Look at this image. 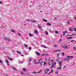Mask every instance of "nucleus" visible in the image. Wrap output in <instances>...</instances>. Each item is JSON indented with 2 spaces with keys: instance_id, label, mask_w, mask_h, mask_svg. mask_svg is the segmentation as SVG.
<instances>
[{
  "instance_id": "1",
  "label": "nucleus",
  "mask_w": 76,
  "mask_h": 76,
  "mask_svg": "<svg viewBox=\"0 0 76 76\" xmlns=\"http://www.w3.org/2000/svg\"><path fill=\"white\" fill-rule=\"evenodd\" d=\"M67 58H66L64 59V61H66L67 60H70V58H73V56H67Z\"/></svg>"
},
{
  "instance_id": "2",
  "label": "nucleus",
  "mask_w": 76,
  "mask_h": 76,
  "mask_svg": "<svg viewBox=\"0 0 76 76\" xmlns=\"http://www.w3.org/2000/svg\"><path fill=\"white\" fill-rule=\"evenodd\" d=\"M58 64H59V67H58L57 68V69L58 70V69H61V64H62V62H61V61H60V63L59 62Z\"/></svg>"
},
{
  "instance_id": "3",
  "label": "nucleus",
  "mask_w": 76,
  "mask_h": 76,
  "mask_svg": "<svg viewBox=\"0 0 76 76\" xmlns=\"http://www.w3.org/2000/svg\"><path fill=\"white\" fill-rule=\"evenodd\" d=\"M52 66L50 67V68H53V67H55L54 65L56 64V62H54L53 63H52Z\"/></svg>"
},
{
  "instance_id": "4",
  "label": "nucleus",
  "mask_w": 76,
  "mask_h": 76,
  "mask_svg": "<svg viewBox=\"0 0 76 76\" xmlns=\"http://www.w3.org/2000/svg\"><path fill=\"white\" fill-rule=\"evenodd\" d=\"M49 69H47L46 70H45V74H47L48 73L47 72H49Z\"/></svg>"
},
{
  "instance_id": "5",
  "label": "nucleus",
  "mask_w": 76,
  "mask_h": 76,
  "mask_svg": "<svg viewBox=\"0 0 76 76\" xmlns=\"http://www.w3.org/2000/svg\"><path fill=\"white\" fill-rule=\"evenodd\" d=\"M38 28L40 29V30L41 31H42V28L41 26H40L39 24H38Z\"/></svg>"
},
{
  "instance_id": "6",
  "label": "nucleus",
  "mask_w": 76,
  "mask_h": 76,
  "mask_svg": "<svg viewBox=\"0 0 76 76\" xmlns=\"http://www.w3.org/2000/svg\"><path fill=\"white\" fill-rule=\"evenodd\" d=\"M5 40H7V41H11L10 39H9V38L8 37H6L5 38Z\"/></svg>"
},
{
  "instance_id": "7",
  "label": "nucleus",
  "mask_w": 76,
  "mask_h": 76,
  "mask_svg": "<svg viewBox=\"0 0 76 76\" xmlns=\"http://www.w3.org/2000/svg\"><path fill=\"white\" fill-rule=\"evenodd\" d=\"M66 33L67 34V33H68V32H67V31H63V35L64 36L66 34Z\"/></svg>"
},
{
  "instance_id": "8",
  "label": "nucleus",
  "mask_w": 76,
  "mask_h": 76,
  "mask_svg": "<svg viewBox=\"0 0 76 76\" xmlns=\"http://www.w3.org/2000/svg\"><path fill=\"white\" fill-rule=\"evenodd\" d=\"M31 21V22H32L33 23H35L36 22V21L35 20H29V21Z\"/></svg>"
},
{
  "instance_id": "9",
  "label": "nucleus",
  "mask_w": 76,
  "mask_h": 76,
  "mask_svg": "<svg viewBox=\"0 0 76 76\" xmlns=\"http://www.w3.org/2000/svg\"><path fill=\"white\" fill-rule=\"evenodd\" d=\"M5 62H6V63L7 64V66H9V61H7V59L5 60Z\"/></svg>"
},
{
  "instance_id": "10",
  "label": "nucleus",
  "mask_w": 76,
  "mask_h": 76,
  "mask_svg": "<svg viewBox=\"0 0 76 76\" xmlns=\"http://www.w3.org/2000/svg\"><path fill=\"white\" fill-rule=\"evenodd\" d=\"M36 61V60L34 59L33 62V63L35 64H37V63Z\"/></svg>"
},
{
  "instance_id": "11",
  "label": "nucleus",
  "mask_w": 76,
  "mask_h": 76,
  "mask_svg": "<svg viewBox=\"0 0 76 76\" xmlns=\"http://www.w3.org/2000/svg\"><path fill=\"white\" fill-rule=\"evenodd\" d=\"M59 59H60V58H58V59L56 60V61L58 62V63H60V62H59V60H58Z\"/></svg>"
},
{
  "instance_id": "12",
  "label": "nucleus",
  "mask_w": 76,
  "mask_h": 76,
  "mask_svg": "<svg viewBox=\"0 0 76 76\" xmlns=\"http://www.w3.org/2000/svg\"><path fill=\"white\" fill-rule=\"evenodd\" d=\"M35 53L38 56H40V53H39V52L38 51H36Z\"/></svg>"
},
{
  "instance_id": "13",
  "label": "nucleus",
  "mask_w": 76,
  "mask_h": 76,
  "mask_svg": "<svg viewBox=\"0 0 76 76\" xmlns=\"http://www.w3.org/2000/svg\"><path fill=\"white\" fill-rule=\"evenodd\" d=\"M12 68L14 70H16V69L15 67L12 66Z\"/></svg>"
},
{
  "instance_id": "14",
  "label": "nucleus",
  "mask_w": 76,
  "mask_h": 76,
  "mask_svg": "<svg viewBox=\"0 0 76 76\" xmlns=\"http://www.w3.org/2000/svg\"><path fill=\"white\" fill-rule=\"evenodd\" d=\"M29 36L31 37H34V35L33 34H29Z\"/></svg>"
},
{
  "instance_id": "15",
  "label": "nucleus",
  "mask_w": 76,
  "mask_h": 76,
  "mask_svg": "<svg viewBox=\"0 0 76 76\" xmlns=\"http://www.w3.org/2000/svg\"><path fill=\"white\" fill-rule=\"evenodd\" d=\"M34 33H35L36 34H38V31L37 30H35L34 31Z\"/></svg>"
},
{
  "instance_id": "16",
  "label": "nucleus",
  "mask_w": 76,
  "mask_h": 76,
  "mask_svg": "<svg viewBox=\"0 0 76 76\" xmlns=\"http://www.w3.org/2000/svg\"><path fill=\"white\" fill-rule=\"evenodd\" d=\"M20 73L22 75H24V72L22 71H20Z\"/></svg>"
},
{
  "instance_id": "17",
  "label": "nucleus",
  "mask_w": 76,
  "mask_h": 76,
  "mask_svg": "<svg viewBox=\"0 0 76 76\" xmlns=\"http://www.w3.org/2000/svg\"><path fill=\"white\" fill-rule=\"evenodd\" d=\"M76 35V34H72L68 35V36H73V35Z\"/></svg>"
},
{
  "instance_id": "18",
  "label": "nucleus",
  "mask_w": 76,
  "mask_h": 76,
  "mask_svg": "<svg viewBox=\"0 0 76 76\" xmlns=\"http://www.w3.org/2000/svg\"><path fill=\"white\" fill-rule=\"evenodd\" d=\"M23 70L24 72H25L26 71V69L25 68H23Z\"/></svg>"
},
{
  "instance_id": "19",
  "label": "nucleus",
  "mask_w": 76,
  "mask_h": 76,
  "mask_svg": "<svg viewBox=\"0 0 76 76\" xmlns=\"http://www.w3.org/2000/svg\"><path fill=\"white\" fill-rule=\"evenodd\" d=\"M19 63H20H20H23V61H20V60H19Z\"/></svg>"
},
{
  "instance_id": "20",
  "label": "nucleus",
  "mask_w": 76,
  "mask_h": 76,
  "mask_svg": "<svg viewBox=\"0 0 76 76\" xmlns=\"http://www.w3.org/2000/svg\"><path fill=\"white\" fill-rule=\"evenodd\" d=\"M48 65V64H47V63H46L45 62H44V64L43 65V66H45V65Z\"/></svg>"
},
{
  "instance_id": "21",
  "label": "nucleus",
  "mask_w": 76,
  "mask_h": 76,
  "mask_svg": "<svg viewBox=\"0 0 76 76\" xmlns=\"http://www.w3.org/2000/svg\"><path fill=\"white\" fill-rule=\"evenodd\" d=\"M64 48H65V49H68L69 47H68L67 46H66L64 47Z\"/></svg>"
},
{
  "instance_id": "22",
  "label": "nucleus",
  "mask_w": 76,
  "mask_h": 76,
  "mask_svg": "<svg viewBox=\"0 0 76 76\" xmlns=\"http://www.w3.org/2000/svg\"><path fill=\"white\" fill-rule=\"evenodd\" d=\"M69 31H73V30H72V28H69Z\"/></svg>"
},
{
  "instance_id": "23",
  "label": "nucleus",
  "mask_w": 76,
  "mask_h": 76,
  "mask_svg": "<svg viewBox=\"0 0 76 76\" xmlns=\"http://www.w3.org/2000/svg\"><path fill=\"white\" fill-rule=\"evenodd\" d=\"M47 25H48V26L51 25V24L48 23H47Z\"/></svg>"
},
{
  "instance_id": "24",
  "label": "nucleus",
  "mask_w": 76,
  "mask_h": 76,
  "mask_svg": "<svg viewBox=\"0 0 76 76\" xmlns=\"http://www.w3.org/2000/svg\"><path fill=\"white\" fill-rule=\"evenodd\" d=\"M55 34H58V31L56 30L55 31Z\"/></svg>"
},
{
  "instance_id": "25",
  "label": "nucleus",
  "mask_w": 76,
  "mask_h": 76,
  "mask_svg": "<svg viewBox=\"0 0 76 76\" xmlns=\"http://www.w3.org/2000/svg\"><path fill=\"white\" fill-rule=\"evenodd\" d=\"M73 30H74L75 32L76 31V28L74 27L73 28Z\"/></svg>"
},
{
  "instance_id": "26",
  "label": "nucleus",
  "mask_w": 76,
  "mask_h": 76,
  "mask_svg": "<svg viewBox=\"0 0 76 76\" xmlns=\"http://www.w3.org/2000/svg\"><path fill=\"white\" fill-rule=\"evenodd\" d=\"M42 70L41 69L40 71L37 73V74H39V73H41V72H42Z\"/></svg>"
},
{
  "instance_id": "27",
  "label": "nucleus",
  "mask_w": 76,
  "mask_h": 76,
  "mask_svg": "<svg viewBox=\"0 0 76 76\" xmlns=\"http://www.w3.org/2000/svg\"><path fill=\"white\" fill-rule=\"evenodd\" d=\"M32 58H31L29 59V61H32Z\"/></svg>"
},
{
  "instance_id": "28",
  "label": "nucleus",
  "mask_w": 76,
  "mask_h": 76,
  "mask_svg": "<svg viewBox=\"0 0 76 76\" xmlns=\"http://www.w3.org/2000/svg\"><path fill=\"white\" fill-rule=\"evenodd\" d=\"M42 60V58H40L39 60V61H41V60Z\"/></svg>"
},
{
  "instance_id": "29",
  "label": "nucleus",
  "mask_w": 76,
  "mask_h": 76,
  "mask_svg": "<svg viewBox=\"0 0 76 76\" xmlns=\"http://www.w3.org/2000/svg\"><path fill=\"white\" fill-rule=\"evenodd\" d=\"M32 73H33V74H36L37 73V72H32Z\"/></svg>"
},
{
  "instance_id": "30",
  "label": "nucleus",
  "mask_w": 76,
  "mask_h": 76,
  "mask_svg": "<svg viewBox=\"0 0 76 76\" xmlns=\"http://www.w3.org/2000/svg\"><path fill=\"white\" fill-rule=\"evenodd\" d=\"M11 31L12 32H15V31L13 30H11Z\"/></svg>"
},
{
  "instance_id": "31",
  "label": "nucleus",
  "mask_w": 76,
  "mask_h": 76,
  "mask_svg": "<svg viewBox=\"0 0 76 76\" xmlns=\"http://www.w3.org/2000/svg\"><path fill=\"white\" fill-rule=\"evenodd\" d=\"M24 47H28V45H26L25 44H24Z\"/></svg>"
},
{
  "instance_id": "32",
  "label": "nucleus",
  "mask_w": 76,
  "mask_h": 76,
  "mask_svg": "<svg viewBox=\"0 0 76 76\" xmlns=\"http://www.w3.org/2000/svg\"><path fill=\"white\" fill-rule=\"evenodd\" d=\"M38 64H40V65H42V63H41V62H38Z\"/></svg>"
},
{
  "instance_id": "33",
  "label": "nucleus",
  "mask_w": 76,
  "mask_h": 76,
  "mask_svg": "<svg viewBox=\"0 0 76 76\" xmlns=\"http://www.w3.org/2000/svg\"><path fill=\"white\" fill-rule=\"evenodd\" d=\"M73 49L74 50H76V48L75 46L74 47Z\"/></svg>"
},
{
  "instance_id": "34",
  "label": "nucleus",
  "mask_w": 76,
  "mask_h": 76,
  "mask_svg": "<svg viewBox=\"0 0 76 76\" xmlns=\"http://www.w3.org/2000/svg\"><path fill=\"white\" fill-rule=\"evenodd\" d=\"M46 35H48V33L47 31H46Z\"/></svg>"
},
{
  "instance_id": "35",
  "label": "nucleus",
  "mask_w": 76,
  "mask_h": 76,
  "mask_svg": "<svg viewBox=\"0 0 76 76\" xmlns=\"http://www.w3.org/2000/svg\"><path fill=\"white\" fill-rule=\"evenodd\" d=\"M17 53H18V54H21V53H20V52L19 51H17Z\"/></svg>"
},
{
  "instance_id": "36",
  "label": "nucleus",
  "mask_w": 76,
  "mask_h": 76,
  "mask_svg": "<svg viewBox=\"0 0 76 76\" xmlns=\"http://www.w3.org/2000/svg\"><path fill=\"white\" fill-rule=\"evenodd\" d=\"M53 47H58V46L57 45H55L53 46Z\"/></svg>"
},
{
  "instance_id": "37",
  "label": "nucleus",
  "mask_w": 76,
  "mask_h": 76,
  "mask_svg": "<svg viewBox=\"0 0 76 76\" xmlns=\"http://www.w3.org/2000/svg\"><path fill=\"white\" fill-rule=\"evenodd\" d=\"M61 41H62L61 39H60V40L58 41V42H61Z\"/></svg>"
},
{
  "instance_id": "38",
  "label": "nucleus",
  "mask_w": 76,
  "mask_h": 76,
  "mask_svg": "<svg viewBox=\"0 0 76 76\" xmlns=\"http://www.w3.org/2000/svg\"><path fill=\"white\" fill-rule=\"evenodd\" d=\"M8 59H9V60H12V59L11 58H10L9 57H8Z\"/></svg>"
},
{
  "instance_id": "39",
  "label": "nucleus",
  "mask_w": 76,
  "mask_h": 76,
  "mask_svg": "<svg viewBox=\"0 0 76 76\" xmlns=\"http://www.w3.org/2000/svg\"><path fill=\"white\" fill-rule=\"evenodd\" d=\"M61 54L63 55V56H64V55H65V53H61Z\"/></svg>"
},
{
  "instance_id": "40",
  "label": "nucleus",
  "mask_w": 76,
  "mask_h": 76,
  "mask_svg": "<svg viewBox=\"0 0 76 76\" xmlns=\"http://www.w3.org/2000/svg\"><path fill=\"white\" fill-rule=\"evenodd\" d=\"M43 20L45 22H47V20L45 19H43Z\"/></svg>"
},
{
  "instance_id": "41",
  "label": "nucleus",
  "mask_w": 76,
  "mask_h": 76,
  "mask_svg": "<svg viewBox=\"0 0 76 76\" xmlns=\"http://www.w3.org/2000/svg\"><path fill=\"white\" fill-rule=\"evenodd\" d=\"M29 51H31V50H32V48H31V47H30L29 48Z\"/></svg>"
},
{
  "instance_id": "42",
  "label": "nucleus",
  "mask_w": 76,
  "mask_h": 76,
  "mask_svg": "<svg viewBox=\"0 0 76 76\" xmlns=\"http://www.w3.org/2000/svg\"><path fill=\"white\" fill-rule=\"evenodd\" d=\"M18 35H19V36H20L21 35L20 34V33H18L17 34Z\"/></svg>"
},
{
  "instance_id": "43",
  "label": "nucleus",
  "mask_w": 76,
  "mask_h": 76,
  "mask_svg": "<svg viewBox=\"0 0 76 76\" xmlns=\"http://www.w3.org/2000/svg\"><path fill=\"white\" fill-rule=\"evenodd\" d=\"M50 61H51V62H53V63L54 62V60L53 59L51 60Z\"/></svg>"
},
{
  "instance_id": "44",
  "label": "nucleus",
  "mask_w": 76,
  "mask_h": 76,
  "mask_svg": "<svg viewBox=\"0 0 76 76\" xmlns=\"http://www.w3.org/2000/svg\"><path fill=\"white\" fill-rule=\"evenodd\" d=\"M42 47H43V48H47V47H45V46H42Z\"/></svg>"
},
{
  "instance_id": "45",
  "label": "nucleus",
  "mask_w": 76,
  "mask_h": 76,
  "mask_svg": "<svg viewBox=\"0 0 76 76\" xmlns=\"http://www.w3.org/2000/svg\"><path fill=\"white\" fill-rule=\"evenodd\" d=\"M73 41H74L75 42H76V41L75 40H72L71 41V42H72Z\"/></svg>"
},
{
  "instance_id": "46",
  "label": "nucleus",
  "mask_w": 76,
  "mask_h": 76,
  "mask_svg": "<svg viewBox=\"0 0 76 76\" xmlns=\"http://www.w3.org/2000/svg\"><path fill=\"white\" fill-rule=\"evenodd\" d=\"M58 71H57V72H56L55 74H58Z\"/></svg>"
},
{
  "instance_id": "47",
  "label": "nucleus",
  "mask_w": 76,
  "mask_h": 76,
  "mask_svg": "<svg viewBox=\"0 0 76 76\" xmlns=\"http://www.w3.org/2000/svg\"><path fill=\"white\" fill-rule=\"evenodd\" d=\"M53 69H51V72H50V73H53Z\"/></svg>"
},
{
  "instance_id": "48",
  "label": "nucleus",
  "mask_w": 76,
  "mask_h": 76,
  "mask_svg": "<svg viewBox=\"0 0 76 76\" xmlns=\"http://www.w3.org/2000/svg\"><path fill=\"white\" fill-rule=\"evenodd\" d=\"M0 62L1 63H3V62H2V61H1V60H0Z\"/></svg>"
},
{
  "instance_id": "49",
  "label": "nucleus",
  "mask_w": 76,
  "mask_h": 76,
  "mask_svg": "<svg viewBox=\"0 0 76 76\" xmlns=\"http://www.w3.org/2000/svg\"><path fill=\"white\" fill-rule=\"evenodd\" d=\"M69 39H72V38H73V37H69Z\"/></svg>"
},
{
  "instance_id": "50",
  "label": "nucleus",
  "mask_w": 76,
  "mask_h": 76,
  "mask_svg": "<svg viewBox=\"0 0 76 76\" xmlns=\"http://www.w3.org/2000/svg\"><path fill=\"white\" fill-rule=\"evenodd\" d=\"M67 23H68V25H69V24H70V22H69V21H68Z\"/></svg>"
},
{
  "instance_id": "51",
  "label": "nucleus",
  "mask_w": 76,
  "mask_h": 76,
  "mask_svg": "<svg viewBox=\"0 0 76 76\" xmlns=\"http://www.w3.org/2000/svg\"><path fill=\"white\" fill-rule=\"evenodd\" d=\"M45 55V54H42V56H44Z\"/></svg>"
},
{
  "instance_id": "52",
  "label": "nucleus",
  "mask_w": 76,
  "mask_h": 76,
  "mask_svg": "<svg viewBox=\"0 0 76 76\" xmlns=\"http://www.w3.org/2000/svg\"><path fill=\"white\" fill-rule=\"evenodd\" d=\"M60 55V54L58 53L57 55V56L58 57H59V55Z\"/></svg>"
},
{
  "instance_id": "53",
  "label": "nucleus",
  "mask_w": 76,
  "mask_h": 76,
  "mask_svg": "<svg viewBox=\"0 0 76 76\" xmlns=\"http://www.w3.org/2000/svg\"><path fill=\"white\" fill-rule=\"evenodd\" d=\"M65 68H66V66H64V67L63 68V69H65Z\"/></svg>"
},
{
  "instance_id": "54",
  "label": "nucleus",
  "mask_w": 76,
  "mask_h": 76,
  "mask_svg": "<svg viewBox=\"0 0 76 76\" xmlns=\"http://www.w3.org/2000/svg\"><path fill=\"white\" fill-rule=\"evenodd\" d=\"M62 36H63L61 34V36H60L61 38H62Z\"/></svg>"
},
{
  "instance_id": "55",
  "label": "nucleus",
  "mask_w": 76,
  "mask_h": 76,
  "mask_svg": "<svg viewBox=\"0 0 76 76\" xmlns=\"http://www.w3.org/2000/svg\"><path fill=\"white\" fill-rule=\"evenodd\" d=\"M57 51H61V50H57Z\"/></svg>"
},
{
  "instance_id": "56",
  "label": "nucleus",
  "mask_w": 76,
  "mask_h": 76,
  "mask_svg": "<svg viewBox=\"0 0 76 76\" xmlns=\"http://www.w3.org/2000/svg\"><path fill=\"white\" fill-rule=\"evenodd\" d=\"M26 21H27L28 22L29 21V20H26Z\"/></svg>"
},
{
  "instance_id": "57",
  "label": "nucleus",
  "mask_w": 76,
  "mask_h": 76,
  "mask_svg": "<svg viewBox=\"0 0 76 76\" xmlns=\"http://www.w3.org/2000/svg\"><path fill=\"white\" fill-rule=\"evenodd\" d=\"M74 19H75L76 20V17H74Z\"/></svg>"
},
{
  "instance_id": "58",
  "label": "nucleus",
  "mask_w": 76,
  "mask_h": 76,
  "mask_svg": "<svg viewBox=\"0 0 76 76\" xmlns=\"http://www.w3.org/2000/svg\"><path fill=\"white\" fill-rule=\"evenodd\" d=\"M48 64H49V66H50V62H48Z\"/></svg>"
},
{
  "instance_id": "59",
  "label": "nucleus",
  "mask_w": 76,
  "mask_h": 76,
  "mask_svg": "<svg viewBox=\"0 0 76 76\" xmlns=\"http://www.w3.org/2000/svg\"><path fill=\"white\" fill-rule=\"evenodd\" d=\"M62 48H64V46H63L62 47Z\"/></svg>"
},
{
  "instance_id": "60",
  "label": "nucleus",
  "mask_w": 76,
  "mask_h": 76,
  "mask_svg": "<svg viewBox=\"0 0 76 76\" xmlns=\"http://www.w3.org/2000/svg\"><path fill=\"white\" fill-rule=\"evenodd\" d=\"M66 44H70V42H68Z\"/></svg>"
},
{
  "instance_id": "61",
  "label": "nucleus",
  "mask_w": 76,
  "mask_h": 76,
  "mask_svg": "<svg viewBox=\"0 0 76 76\" xmlns=\"http://www.w3.org/2000/svg\"><path fill=\"white\" fill-rule=\"evenodd\" d=\"M0 4H2V3L1 1H0Z\"/></svg>"
},
{
  "instance_id": "62",
  "label": "nucleus",
  "mask_w": 76,
  "mask_h": 76,
  "mask_svg": "<svg viewBox=\"0 0 76 76\" xmlns=\"http://www.w3.org/2000/svg\"><path fill=\"white\" fill-rule=\"evenodd\" d=\"M67 39H69V37H67Z\"/></svg>"
},
{
  "instance_id": "63",
  "label": "nucleus",
  "mask_w": 76,
  "mask_h": 76,
  "mask_svg": "<svg viewBox=\"0 0 76 76\" xmlns=\"http://www.w3.org/2000/svg\"><path fill=\"white\" fill-rule=\"evenodd\" d=\"M57 51V50H55V51H53V52H56Z\"/></svg>"
},
{
  "instance_id": "64",
  "label": "nucleus",
  "mask_w": 76,
  "mask_h": 76,
  "mask_svg": "<svg viewBox=\"0 0 76 76\" xmlns=\"http://www.w3.org/2000/svg\"><path fill=\"white\" fill-rule=\"evenodd\" d=\"M54 19H57V18H56V17H55L54 18Z\"/></svg>"
}]
</instances>
